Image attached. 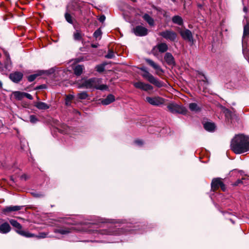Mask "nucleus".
<instances>
[{"label": "nucleus", "instance_id": "1", "mask_svg": "<svg viewBox=\"0 0 249 249\" xmlns=\"http://www.w3.org/2000/svg\"><path fill=\"white\" fill-rule=\"evenodd\" d=\"M231 150L236 154H240L249 150V136L243 134L235 135L231 142Z\"/></svg>", "mask_w": 249, "mask_h": 249}, {"label": "nucleus", "instance_id": "2", "mask_svg": "<svg viewBox=\"0 0 249 249\" xmlns=\"http://www.w3.org/2000/svg\"><path fill=\"white\" fill-rule=\"evenodd\" d=\"M138 68L144 72V73L142 74L141 75L149 82L153 84L158 88H161L164 86V83L156 78L152 74L149 72L145 67H138Z\"/></svg>", "mask_w": 249, "mask_h": 249}, {"label": "nucleus", "instance_id": "3", "mask_svg": "<svg viewBox=\"0 0 249 249\" xmlns=\"http://www.w3.org/2000/svg\"><path fill=\"white\" fill-rule=\"evenodd\" d=\"M98 78L93 77L88 79H82L81 81L77 82V87L79 89H95L96 84H98Z\"/></svg>", "mask_w": 249, "mask_h": 249}, {"label": "nucleus", "instance_id": "4", "mask_svg": "<svg viewBox=\"0 0 249 249\" xmlns=\"http://www.w3.org/2000/svg\"><path fill=\"white\" fill-rule=\"evenodd\" d=\"M223 180V179L221 178H213L211 183V191L215 192L220 188L223 192H226L227 188Z\"/></svg>", "mask_w": 249, "mask_h": 249}, {"label": "nucleus", "instance_id": "5", "mask_svg": "<svg viewBox=\"0 0 249 249\" xmlns=\"http://www.w3.org/2000/svg\"><path fill=\"white\" fill-rule=\"evenodd\" d=\"M167 107L168 110L173 114L178 113L186 115L188 112V110L185 107L177 104L170 103L168 105Z\"/></svg>", "mask_w": 249, "mask_h": 249}, {"label": "nucleus", "instance_id": "6", "mask_svg": "<svg viewBox=\"0 0 249 249\" xmlns=\"http://www.w3.org/2000/svg\"><path fill=\"white\" fill-rule=\"evenodd\" d=\"M145 101L151 105L158 107L164 104L165 99L160 96L146 97Z\"/></svg>", "mask_w": 249, "mask_h": 249}, {"label": "nucleus", "instance_id": "7", "mask_svg": "<svg viewBox=\"0 0 249 249\" xmlns=\"http://www.w3.org/2000/svg\"><path fill=\"white\" fill-rule=\"evenodd\" d=\"M159 36L163 38L171 41H175L177 37V34L171 30H166L164 31L160 32Z\"/></svg>", "mask_w": 249, "mask_h": 249}, {"label": "nucleus", "instance_id": "8", "mask_svg": "<svg viewBox=\"0 0 249 249\" xmlns=\"http://www.w3.org/2000/svg\"><path fill=\"white\" fill-rule=\"evenodd\" d=\"M179 33L183 39L188 42L194 43V40L192 33L190 30L187 29L184 30H180Z\"/></svg>", "mask_w": 249, "mask_h": 249}, {"label": "nucleus", "instance_id": "9", "mask_svg": "<svg viewBox=\"0 0 249 249\" xmlns=\"http://www.w3.org/2000/svg\"><path fill=\"white\" fill-rule=\"evenodd\" d=\"M134 34L138 36H144L148 34V29L141 25H137L133 29Z\"/></svg>", "mask_w": 249, "mask_h": 249}, {"label": "nucleus", "instance_id": "10", "mask_svg": "<svg viewBox=\"0 0 249 249\" xmlns=\"http://www.w3.org/2000/svg\"><path fill=\"white\" fill-rule=\"evenodd\" d=\"M145 61L148 65L156 71V73L158 75H160L161 73H164V71L162 69L159 65L155 63L152 60L149 58H145Z\"/></svg>", "mask_w": 249, "mask_h": 249}, {"label": "nucleus", "instance_id": "11", "mask_svg": "<svg viewBox=\"0 0 249 249\" xmlns=\"http://www.w3.org/2000/svg\"><path fill=\"white\" fill-rule=\"evenodd\" d=\"M135 88L147 91L153 89V87L150 84H145L142 82H137L133 83Z\"/></svg>", "mask_w": 249, "mask_h": 249}, {"label": "nucleus", "instance_id": "12", "mask_svg": "<svg viewBox=\"0 0 249 249\" xmlns=\"http://www.w3.org/2000/svg\"><path fill=\"white\" fill-rule=\"evenodd\" d=\"M23 74L20 71H15L9 74V79L14 83H18L22 79Z\"/></svg>", "mask_w": 249, "mask_h": 249}, {"label": "nucleus", "instance_id": "13", "mask_svg": "<svg viewBox=\"0 0 249 249\" xmlns=\"http://www.w3.org/2000/svg\"><path fill=\"white\" fill-rule=\"evenodd\" d=\"M24 206H6L2 209V213L5 215H7L12 212L18 211L19 210H20Z\"/></svg>", "mask_w": 249, "mask_h": 249}, {"label": "nucleus", "instance_id": "14", "mask_svg": "<svg viewBox=\"0 0 249 249\" xmlns=\"http://www.w3.org/2000/svg\"><path fill=\"white\" fill-rule=\"evenodd\" d=\"M164 59L169 66H171L172 67L176 66L175 58L171 53H166L164 56Z\"/></svg>", "mask_w": 249, "mask_h": 249}, {"label": "nucleus", "instance_id": "15", "mask_svg": "<svg viewBox=\"0 0 249 249\" xmlns=\"http://www.w3.org/2000/svg\"><path fill=\"white\" fill-rule=\"evenodd\" d=\"M202 124L204 128L209 132H213L216 128V125L215 123L211 121L205 122L203 121L202 122Z\"/></svg>", "mask_w": 249, "mask_h": 249}, {"label": "nucleus", "instance_id": "16", "mask_svg": "<svg viewBox=\"0 0 249 249\" xmlns=\"http://www.w3.org/2000/svg\"><path fill=\"white\" fill-rule=\"evenodd\" d=\"M99 100L101 101V103L103 105L107 106L115 101V96L113 94H109L107 96L106 98H101Z\"/></svg>", "mask_w": 249, "mask_h": 249}, {"label": "nucleus", "instance_id": "17", "mask_svg": "<svg viewBox=\"0 0 249 249\" xmlns=\"http://www.w3.org/2000/svg\"><path fill=\"white\" fill-rule=\"evenodd\" d=\"M73 227L69 228L63 227L58 229H55L53 230L54 233H58L61 234H66L71 232Z\"/></svg>", "mask_w": 249, "mask_h": 249}, {"label": "nucleus", "instance_id": "18", "mask_svg": "<svg viewBox=\"0 0 249 249\" xmlns=\"http://www.w3.org/2000/svg\"><path fill=\"white\" fill-rule=\"evenodd\" d=\"M11 230V228L8 222H5L0 224V233L6 234L10 232Z\"/></svg>", "mask_w": 249, "mask_h": 249}, {"label": "nucleus", "instance_id": "19", "mask_svg": "<svg viewBox=\"0 0 249 249\" xmlns=\"http://www.w3.org/2000/svg\"><path fill=\"white\" fill-rule=\"evenodd\" d=\"M34 106L40 110H47L50 106L43 102H35Z\"/></svg>", "mask_w": 249, "mask_h": 249}, {"label": "nucleus", "instance_id": "20", "mask_svg": "<svg viewBox=\"0 0 249 249\" xmlns=\"http://www.w3.org/2000/svg\"><path fill=\"white\" fill-rule=\"evenodd\" d=\"M142 18L149 25V26L151 27L154 26V20L149 14L145 13L142 16Z\"/></svg>", "mask_w": 249, "mask_h": 249}, {"label": "nucleus", "instance_id": "21", "mask_svg": "<svg viewBox=\"0 0 249 249\" xmlns=\"http://www.w3.org/2000/svg\"><path fill=\"white\" fill-rule=\"evenodd\" d=\"M189 108L192 112L196 113L199 112L201 111V107L198 106L196 103H191L189 105Z\"/></svg>", "mask_w": 249, "mask_h": 249}, {"label": "nucleus", "instance_id": "22", "mask_svg": "<svg viewBox=\"0 0 249 249\" xmlns=\"http://www.w3.org/2000/svg\"><path fill=\"white\" fill-rule=\"evenodd\" d=\"M84 36V34H82L80 30H76L73 35V39L76 41H81L83 42V36Z\"/></svg>", "mask_w": 249, "mask_h": 249}, {"label": "nucleus", "instance_id": "23", "mask_svg": "<svg viewBox=\"0 0 249 249\" xmlns=\"http://www.w3.org/2000/svg\"><path fill=\"white\" fill-rule=\"evenodd\" d=\"M84 69V66L82 65H77L73 69V71L75 75L79 76L82 74Z\"/></svg>", "mask_w": 249, "mask_h": 249}, {"label": "nucleus", "instance_id": "24", "mask_svg": "<svg viewBox=\"0 0 249 249\" xmlns=\"http://www.w3.org/2000/svg\"><path fill=\"white\" fill-rule=\"evenodd\" d=\"M172 22L176 24L181 26L183 24V20L182 18L178 15L174 16L172 18Z\"/></svg>", "mask_w": 249, "mask_h": 249}, {"label": "nucleus", "instance_id": "25", "mask_svg": "<svg viewBox=\"0 0 249 249\" xmlns=\"http://www.w3.org/2000/svg\"><path fill=\"white\" fill-rule=\"evenodd\" d=\"M71 8L76 11H78L80 15H82V11L81 10L80 4L76 1H73L71 4Z\"/></svg>", "mask_w": 249, "mask_h": 249}, {"label": "nucleus", "instance_id": "26", "mask_svg": "<svg viewBox=\"0 0 249 249\" xmlns=\"http://www.w3.org/2000/svg\"><path fill=\"white\" fill-rule=\"evenodd\" d=\"M157 47L160 53L166 52L168 49V46L165 43H160L157 45Z\"/></svg>", "mask_w": 249, "mask_h": 249}, {"label": "nucleus", "instance_id": "27", "mask_svg": "<svg viewBox=\"0 0 249 249\" xmlns=\"http://www.w3.org/2000/svg\"><path fill=\"white\" fill-rule=\"evenodd\" d=\"M223 112L225 114L226 119H227L228 121H231L233 117L232 112L227 108L224 109Z\"/></svg>", "mask_w": 249, "mask_h": 249}, {"label": "nucleus", "instance_id": "28", "mask_svg": "<svg viewBox=\"0 0 249 249\" xmlns=\"http://www.w3.org/2000/svg\"><path fill=\"white\" fill-rule=\"evenodd\" d=\"M16 231L20 235L27 238L33 237L35 236V235L34 234L22 231L21 230V229L20 230H16Z\"/></svg>", "mask_w": 249, "mask_h": 249}, {"label": "nucleus", "instance_id": "29", "mask_svg": "<svg viewBox=\"0 0 249 249\" xmlns=\"http://www.w3.org/2000/svg\"><path fill=\"white\" fill-rule=\"evenodd\" d=\"M13 95L16 99L18 101H21L24 97V92H21L19 91H16L13 92Z\"/></svg>", "mask_w": 249, "mask_h": 249}, {"label": "nucleus", "instance_id": "30", "mask_svg": "<svg viewBox=\"0 0 249 249\" xmlns=\"http://www.w3.org/2000/svg\"><path fill=\"white\" fill-rule=\"evenodd\" d=\"M10 224L15 228H16V230H20L22 229L21 225L15 219H11L9 221Z\"/></svg>", "mask_w": 249, "mask_h": 249}, {"label": "nucleus", "instance_id": "31", "mask_svg": "<svg viewBox=\"0 0 249 249\" xmlns=\"http://www.w3.org/2000/svg\"><path fill=\"white\" fill-rule=\"evenodd\" d=\"M43 73H44L43 71H40L39 73L30 75L27 76V79L30 82H33L37 76L41 75Z\"/></svg>", "mask_w": 249, "mask_h": 249}, {"label": "nucleus", "instance_id": "32", "mask_svg": "<svg viewBox=\"0 0 249 249\" xmlns=\"http://www.w3.org/2000/svg\"><path fill=\"white\" fill-rule=\"evenodd\" d=\"M30 193L31 195L35 198H42L45 196V194L40 192L34 191L31 192Z\"/></svg>", "mask_w": 249, "mask_h": 249}, {"label": "nucleus", "instance_id": "33", "mask_svg": "<svg viewBox=\"0 0 249 249\" xmlns=\"http://www.w3.org/2000/svg\"><path fill=\"white\" fill-rule=\"evenodd\" d=\"M249 36V22H247V23L246 25H245L244 26L243 38H245L246 36Z\"/></svg>", "mask_w": 249, "mask_h": 249}, {"label": "nucleus", "instance_id": "34", "mask_svg": "<svg viewBox=\"0 0 249 249\" xmlns=\"http://www.w3.org/2000/svg\"><path fill=\"white\" fill-rule=\"evenodd\" d=\"M74 96L72 94H68L66 96L65 104L66 106L71 105V101L73 99Z\"/></svg>", "mask_w": 249, "mask_h": 249}, {"label": "nucleus", "instance_id": "35", "mask_svg": "<svg viewBox=\"0 0 249 249\" xmlns=\"http://www.w3.org/2000/svg\"><path fill=\"white\" fill-rule=\"evenodd\" d=\"M89 95L87 91H82L77 94V97L80 100H85L88 98Z\"/></svg>", "mask_w": 249, "mask_h": 249}, {"label": "nucleus", "instance_id": "36", "mask_svg": "<svg viewBox=\"0 0 249 249\" xmlns=\"http://www.w3.org/2000/svg\"><path fill=\"white\" fill-rule=\"evenodd\" d=\"M107 64V63H104L97 65L95 68L96 71L100 73L103 72L105 71V67Z\"/></svg>", "mask_w": 249, "mask_h": 249}, {"label": "nucleus", "instance_id": "37", "mask_svg": "<svg viewBox=\"0 0 249 249\" xmlns=\"http://www.w3.org/2000/svg\"><path fill=\"white\" fill-rule=\"evenodd\" d=\"M99 82H100V80L98 78V84H96V86L95 88V89H99V90H107L108 89V87L107 85L102 84V85H99Z\"/></svg>", "mask_w": 249, "mask_h": 249}, {"label": "nucleus", "instance_id": "38", "mask_svg": "<svg viewBox=\"0 0 249 249\" xmlns=\"http://www.w3.org/2000/svg\"><path fill=\"white\" fill-rule=\"evenodd\" d=\"M115 57L114 52L112 49H108L107 53L105 55V57L107 59H112Z\"/></svg>", "mask_w": 249, "mask_h": 249}, {"label": "nucleus", "instance_id": "39", "mask_svg": "<svg viewBox=\"0 0 249 249\" xmlns=\"http://www.w3.org/2000/svg\"><path fill=\"white\" fill-rule=\"evenodd\" d=\"M30 122L32 124H36L39 121L38 118L35 115H31L29 116Z\"/></svg>", "mask_w": 249, "mask_h": 249}, {"label": "nucleus", "instance_id": "40", "mask_svg": "<svg viewBox=\"0 0 249 249\" xmlns=\"http://www.w3.org/2000/svg\"><path fill=\"white\" fill-rule=\"evenodd\" d=\"M62 128H57L58 131L62 134H66L68 132V126L65 124H64L62 126Z\"/></svg>", "mask_w": 249, "mask_h": 249}, {"label": "nucleus", "instance_id": "41", "mask_svg": "<svg viewBox=\"0 0 249 249\" xmlns=\"http://www.w3.org/2000/svg\"><path fill=\"white\" fill-rule=\"evenodd\" d=\"M65 19H66V21L68 23H71V24H72L73 23V20H72V17L71 16V15L69 13H66L65 14Z\"/></svg>", "mask_w": 249, "mask_h": 249}, {"label": "nucleus", "instance_id": "42", "mask_svg": "<svg viewBox=\"0 0 249 249\" xmlns=\"http://www.w3.org/2000/svg\"><path fill=\"white\" fill-rule=\"evenodd\" d=\"M102 34V33L101 29L100 28H98L93 33V36L95 38H97L98 37L101 36Z\"/></svg>", "mask_w": 249, "mask_h": 249}, {"label": "nucleus", "instance_id": "43", "mask_svg": "<svg viewBox=\"0 0 249 249\" xmlns=\"http://www.w3.org/2000/svg\"><path fill=\"white\" fill-rule=\"evenodd\" d=\"M144 225H140L139 224H136V225H135L134 226V229H131V230H129V231H136V230H142L143 228V226H144Z\"/></svg>", "mask_w": 249, "mask_h": 249}, {"label": "nucleus", "instance_id": "44", "mask_svg": "<svg viewBox=\"0 0 249 249\" xmlns=\"http://www.w3.org/2000/svg\"><path fill=\"white\" fill-rule=\"evenodd\" d=\"M47 88V86L46 84H42L39 85L36 88H35V90H40L42 89H46Z\"/></svg>", "mask_w": 249, "mask_h": 249}, {"label": "nucleus", "instance_id": "45", "mask_svg": "<svg viewBox=\"0 0 249 249\" xmlns=\"http://www.w3.org/2000/svg\"><path fill=\"white\" fill-rule=\"evenodd\" d=\"M198 74L201 75H202V76L204 77L205 79L204 80H202V81L207 85L209 84V82H208V80L207 79V77L205 75V74L203 72H200V71L198 72Z\"/></svg>", "mask_w": 249, "mask_h": 249}, {"label": "nucleus", "instance_id": "46", "mask_svg": "<svg viewBox=\"0 0 249 249\" xmlns=\"http://www.w3.org/2000/svg\"><path fill=\"white\" fill-rule=\"evenodd\" d=\"M240 184H243V181L241 179H238L231 185L233 186H237Z\"/></svg>", "mask_w": 249, "mask_h": 249}, {"label": "nucleus", "instance_id": "47", "mask_svg": "<svg viewBox=\"0 0 249 249\" xmlns=\"http://www.w3.org/2000/svg\"><path fill=\"white\" fill-rule=\"evenodd\" d=\"M47 236V234L45 232H40L38 235L36 236L38 238H44Z\"/></svg>", "mask_w": 249, "mask_h": 249}, {"label": "nucleus", "instance_id": "48", "mask_svg": "<svg viewBox=\"0 0 249 249\" xmlns=\"http://www.w3.org/2000/svg\"><path fill=\"white\" fill-rule=\"evenodd\" d=\"M101 233L102 234H110V235L114 234V231H109L108 230H104L101 232Z\"/></svg>", "mask_w": 249, "mask_h": 249}, {"label": "nucleus", "instance_id": "49", "mask_svg": "<svg viewBox=\"0 0 249 249\" xmlns=\"http://www.w3.org/2000/svg\"><path fill=\"white\" fill-rule=\"evenodd\" d=\"M24 97H26L29 100H32L33 99V96L29 93L24 92Z\"/></svg>", "mask_w": 249, "mask_h": 249}, {"label": "nucleus", "instance_id": "50", "mask_svg": "<svg viewBox=\"0 0 249 249\" xmlns=\"http://www.w3.org/2000/svg\"><path fill=\"white\" fill-rule=\"evenodd\" d=\"M106 19V17L105 15H101L100 18H99V20L101 22H103Z\"/></svg>", "mask_w": 249, "mask_h": 249}, {"label": "nucleus", "instance_id": "51", "mask_svg": "<svg viewBox=\"0 0 249 249\" xmlns=\"http://www.w3.org/2000/svg\"><path fill=\"white\" fill-rule=\"evenodd\" d=\"M134 142L139 145H142L143 144V142L141 140H136L134 141Z\"/></svg>", "mask_w": 249, "mask_h": 249}, {"label": "nucleus", "instance_id": "52", "mask_svg": "<svg viewBox=\"0 0 249 249\" xmlns=\"http://www.w3.org/2000/svg\"><path fill=\"white\" fill-rule=\"evenodd\" d=\"M4 54H5V56H6V59H7V60H10V55H9V53H8V52H5L4 53Z\"/></svg>", "mask_w": 249, "mask_h": 249}, {"label": "nucleus", "instance_id": "53", "mask_svg": "<svg viewBox=\"0 0 249 249\" xmlns=\"http://www.w3.org/2000/svg\"><path fill=\"white\" fill-rule=\"evenodd\" d=\"M98 46H99V44L98 43H97L96 44H91V47L92 48H97Z\"/></svg>", "mask_w": 249, "mask_h": 249}, {"label": "nucleus", "instance_id": "54", "mask_svg": "<svg viewBox=\"0 0 249 249\" xmlns=\"http://www.w3.org/2000/svg\"><path fill=\"white\" fill-rule=\"evenodd\" d=\"M21 178H24V179H25V180H26V179L28 178L27 177V176H26V175H22V176H21Z\"/></svg>", "mask_w": 249, "mask_h": 249}, {"label": "nucleus", "instance_id": "55", "mask_svg": "<svg viewBox=\"0 0 249 249\" xmlns=\"http://www.w3.org/2000/svg\"><path fill=\"white\" fill-rule=\"evenodd\" d=\"M243 11L245 12H247V11H248V8L246 7H244L243 8Z\"/></svg>", "mask_w": 249, "mask_h": 249}, {"label": "nucleus", "instance_id": "56", "mask_svg": "<svg viewBox=\"0 0 249 249\" xmlns=\"http://www.w3.org/2000/svg\"><path fill=\"white\" fill-rule=\"evenodd\" d=\"M2 87V83L1 81H0V89H1Z\"/></svg>", "mask_w": 249, "mask_h": 249}, {"label": "nucleus", "instance_id": "57", "mask_svg": "<svg viewBox=\"0 0 249 249\" xmlns=\"http://www.w3.org/2000/svg\"><path fill=\"white\" fill-rule=\"evenodd\" d=\"M230 220L232 224H234L235 222L232 219H230Z\"/></svg>", "mask_w": 249, "mask_h": 249}, {"label": "nucleus", "instance_id": "58", "mask_svg": "<svg viewBox=\"0 0 249 249\" xmlns=\"http://www.w3.org/2000/svg\"><path fill=\"white\" fill-rule=\"evenodd\" d=\"M198 7L199 8H201L202 7V5L201 4H198L197 5Z\"/></svg>", "mask_w": 249, "mask_h": 249}, {"label": "nucleus", "instance_id": "59", "mask_svg": "<svg viewBox=\"0 0 249 249\" xmlns=\"http://www.w3.org/2000/svg\"><path fill=\"white\" fill-rule=\"evenodd\" d=\"M155 49V47H154V48H153V49H152V52H153V51H154Z\"/></svg>", "mask_w": 249, "mask_h": 249}, {"label": "nucleus", "instance_id": "60", "mask_svg": "<svg viewBox=\"0 0 249 249\" xmlns=\"http://www.w3.org/2000/svg\"><path fill=\"white\" fill-rule=\"evenodd\" d=\"M173 2H176V0H171Z\"/></svg>", "mask_w": 249, "mask_h": 249}, {"label": "nucleus", "instance_id": "61", "mask_svg": "<svg viewBox=\"0 0 249 249\" xmlns=\"http://www.w3.org/2000/svg\"><path fill=\"white\" fill-rule=\"evenodd\" d=\"M37 99H39V97L38 96H37Z\"/></svg>", "mask_w": 249, "mask_h": 249}, {"label": "nucleus", "instance_id": "62", "mask_svg": "<svg viewBox=\"0 0 249 249\" xmlns=\"http://www.w3.org/2000/svg\"><path fill=\"white\" fill-rule=\"evenodd\" d=\"M0 220L3 221V220L2 219H0Z\"/></svg>", "mask_w": 249, "mask_h": 249}]
</instances>
